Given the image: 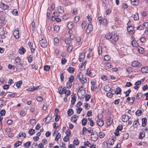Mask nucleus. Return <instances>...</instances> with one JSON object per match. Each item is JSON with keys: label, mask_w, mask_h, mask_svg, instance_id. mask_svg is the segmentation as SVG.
I'll list each match as a JSON object with an SVG mask.
<instances>
[{"label": "nucleus", "mask_w": 148, "mask_h": 148, "mask_svg": "<svg viewBox=\"0 0 148 148\" xmlns=\"http://www.w3.org/2000/svg\"><path fill=\"white\" fill-rule=\"evenodd\" d=\"M132 45L134 47H139L138 46V43L135 40H133L132 42Z\"/></svg>", "instance_id": "nucleus-36"}, {"label": "nucleus", "mask_w": 148, "mask_h": 148, "mask_svg": "<svg viewBox=\"0 0 148 148\" xmlns=\"http://www.w3.org/2000/svg\"><path fill=\"white\" fill-rule=\"evenodd\" d=\"M112 87L109 86L108 85H106L104 87L105 90L107 92H109L111 90Z\"/></svg>", "instance_id": "nucleus-31"}, {"label": "nucleus", "mask_w": 148, "mask_h": 148, "mask_svg": "<svg viewBox=\"0 0 148 148\" xmlns=\"http://www.w3.org/2000/svg\"><path fill=\"white\" fill-rule=\"evenodd\" d=\"M22 142L20 141H17L14 144V146L15 147H17L19 145H21Z\"/></svg>", "instance_id": "nucleus-30"}, {"label": "nucleus", "mask_w": 148, "mask_h": 148, "mask_svg": "<svg viewBox=\"0 0 148 148\" xmlns=\"http://www.w3.org/2000/svg\"><path fill=\"white\" fill-rule=\"evenodd\" d=\"M26 52V49L23 46H21L18 51L19 53L21 54H23Z\"/></svg>", "instance_id": "nucleus-13"}, {"label": "nucleus", "mask_w": 148, "mask_h": 148, "mask_svg": "<svg viewBox=\"0 0 148 148\" xmlns=\"http://www.w3.org/2000/svg\"><path fill=\"white\" fill-rule=\"evenodd\" d=\"M87 123V119L84 118L82 120V124L83 126H85L86 125Z\"/></svg>", "instance_id": "nucleus-39"}, {"label": "nucleus", "mask_w": 148, "mask_h": 148, "mask_svg": "<svg viewBox=\"0 0 148 148\" xmlns=\"http://www.w3.org/2000/svg\"><path fill=\"white\" fill-rule=\"evenodd\" d=\"M123 129V126L122 125H119L117 127L116 130L119 131H121Z\"/></svg>", "instance_id": "nucleus-63"}, {"label": "nucleus", "mask_w": 148, "mask_h": 148, "mask_svg": "<svg viewBox=\"0 0 148 148\" xmlns=\"http://www.w3.org/2000/svg\"><path fill=\"white\" fill-rule=\"evenodd\" d=\"M58 11L59 13L62 14L64 12L63 8L61 6H60L58 9Z\"/></svg>", "instance_id": "nucleus-35"}, {"label": "nucleus", "mask_w": 148, "mask_h": 148, "mask_svg": "<svg viewBox=\"0 0 148 148\" xmlns=\"http://www.w3.org/2000/svg\"><path fill=\"white\" fill-rule=\"evenodd\" d=\"M73 48V46L72 45H69L68 47V51H69L71 52L72 51Z\"/></svg>", "instance_id": "nucleus-55"}, {"label": "nucleus", "mask_w": 148, "mask_h": 148, "mask_svg": "<svg viewBox=\"0 0 148 148\" xmlns=\"http://www.w3.org/2000/svg\"><path fill=\"white\" fill-rule=\"evenodd\" d=\"M85 57V54L83 53H81L79 56V62H81L84 59Z\"/></svg>", "instance_id": "nucleus-20"}, {"label": "nucleus", "mask_w": 148, "mask_h": 148, "mask_svg": "<svg viewBox=\"0 0 148 148\" xmlns=\"http://www.w3.org/2000/svg\"><path fill=\"white\" fill-rule=\"evenodd\" d=\"M116 140V138L115 136L113 137V138L109 139L106 142L107 145L108 144L110 145H112L114 144V141Z\"/></svg>", "instance_id": "nucleus-2"}, {"label": "nucleus", "mask_w": 148, "mask_h": 148, "mask_svg": "<svg viewBox=\"0 0 148 148\" xmlns=\"http://www.w3.org/2000/svg\"><path fill=\"white\" fill-rule=\"evenodd\" d=\"M143 97V94L141 92L138 93L136 96V98L138 99H140Z\"/></svg>", "instance_id": "nucleus-45"}, {"label": "nucleus", "mask_w": 148, "mask_h": 148, "mask_svg": "<svg viewBox=\"0 0 148 148\" xmlns=\"http://www.w3.org/2000/svg\"><path fill=\"white\" fill-rule=\"evenodd\" d=\"M132 66L134 67L140 66V64L138 61H134L132 62Z\"/></svg>", "instance_id": "nucleus-11"}, {"label": "nucleus", "mask_w": 148, "mask_h": 148, "mask_svg": "<svg viewBox=\"0 0 148 148\" xmlns=\"http://www.w3.org/2000/svg\"><path fill=\"white\" fill-rule=\"evenodd\" d=\"M134 27L131 25L128 26L127 28V30L128 32H131L133 31L134 30Z\"/></svg>", "instance_id": "nucleus-24"}, {"label": "nucleus", "mask_w": 148, "mask_h": 148, "mask_svg": "<svg viewBox=\"0 0 148 148\" xmlns=\"http://www.w3.org/2000/svg\"><path fill=\"white\" fill-rule=\"evenodd\" d=\"M65 133L66 134L67 137H69V136L71 135V131L69 129H67L66 132Z\"/></svg>", "instance_id": "nucleus-57"}, {"label": "nucleus", "mask_w": 148, "mask_h": 148, "mask_svg": "<svg viewBox=\"0 0 148 148\" xmlns=\"http://www.w3.org/2000/svg\"><path fill=\"white\" fill-rule=\"evenodd\" d=\"M139 119L137 118L136 120L133 123V126L134 127L137 128L138 125L140 124L138 122Z\"/></svg>", "instance_id": "nucleus-15"}, {"label": "nucleus", "mask_w": 148, "mask_h": 148, "mask_svg": "<svg viewBox=\"0 0 148 148\" xmlns=\"http://www.w3.org/2000/svg\"><path fill=\"white\" fill-rule=\"evenodd\" d=\"M103 23L104 24L106 25L108 24V21L106 18H103V20H102Z\"/></svg>", "instance_id": "nucleus-61"}, {"label": "nucleus", "mask_w": 148, "mask_h": 148, "mask_svg": "<svg viewBox=\"0 0 148 148\" xmlns=\"http://www.w3.org/2000/svg\"><path fill=\"white\" fill-rule=\"evenodd\" d=\"M138 52L141 54H143L144 53V50L143 48L139 46V48H138Z\"/></svg>", "instance_id": "nucleus-23"}, {"label": "nucleus", "mask_w": 148, "mask_h": 148, "mask_svg": "<svg viewBox=\"0 0 148 148\" xmlns=\"http://www.w3.org/2000/svg\"><path fill=\"white\" fill-rule=\"evenodd\" d=\"M6 101L3 99H0V107H2L6 105Z\"/></svg>", "instance_id": "nucleus-21"}, {"label": "nucleus", "mask_w": 148, "mask_h": 148, "mask_svg": "<svg viewBox=\"0 0 148 148\" xmlns=\"http://www.w3.org/2000/svg\"><path fill=\"white\" fill-rule=\"evenodd\" d=\"M22 81L20 80L17 82L16 83V86L18 88H19L21 87V86L22 84Z\"/></svg>", "instance_id": "nucleus-25"}, {"label": "nucleus", "mask_w": 148, "mask_h": 148, "mask_svg": "<svg viewBox=\"0 0 148 148\" xmlns=\"http://www.w3.org/2000/svg\"><path fill=\"white\" fill-rule=\"evenodd\" d=\"M82 78H83V74L80 72L77 75L76 79L77 80L78 79L80 81H81Z\"/></svg>", "instance_id": "nucleus-18"}, {"label": "nucleus", "mask_w": 148, "mask_h": 148, "mask_svg": "<svg viewBox=\"0 0 148 148\" xmlns=\"http://www.w3.org/2000/svg\"><path fill=\"white\" fill-rule=\"evenodd\" d=\"M19 34L18 28H16L13 32V35L16 39H18L19 38Z\"/></svg>", "instance_id": "nucleus-3"}, {"label": "nucleus", "mask_w": 148, "mask_h": 148, "mask_svg": "<svg viewBox=\"0 0 148 148\" xmlns=\"http://www.w3.org/2000/svg\"><path fill=\"white\" fill-rule=\"evenodd\" d=\"M35 133V130L33 129H30L28 132V133L31 135H33Z\"/></svg>", "instance_id": "nucleus-40"}, {"label": "nucleus", "mask_w": 148, "mask_h": 148, "mask_svg": "<svg viewBox=\"0 0 148 148\" xmlns=\"http://www.w3.org/2000/svg\"><path fill=\"white\" fill-rule=\"evenodd\" d=\"M84 96L85 98V101H89V99L91 97V95L89 94L86 95Z\"/></svg>", "instance_id": "nucleus-41"}, {"label": "nucleus", "mask_w": 148, "mask_h": 148, "mask_svg": "<svg viewBox=\"0 0 148 148\" xmlns=\"http://www.w3.org/2000/svg\"><path fill=\"white\" fill-rule=\"evenodd\" d=\"M33 57V55H30L29 56V57H28V60L29 63H31L32 62Z\"/></svg>", "instance_id": "nucleus-42"}, {"label": "nucleus", "mask_w": 148, "mask_h": 148, "mask_svg": "<svg viewBox=\"0 0 148 148\" xmlns=\"http://www.w3.org/2000/svg\"><path fill=\"white\" fill-rule=\"evenodd\" d=\"M142 127H145L146 125L147 122V119L146 117L143 118L142 119Z\"/></svg>", "instance_id": "nucleus-12"}, {"label": "nucleus", "mask_w": 148, "mask_h": 148, "mask_svg": "<svg viewBox=\"0 0 148 148\" xmlns=\"http://www.w3.org/2000/svg\"><path fill=\"white\" fill-rule=\"evenodd\" d=\"M0 8L1 9L5 10L8 9L9 6L1 2L0 3Z\"/></svg>", "instance_id": "nucleus-5"}, {"label": "nucleus", "mask_w": 148, "mask_h": 148, "mask_svg": "<svg viewBox=\"0 0 148 148\" xmlns=\"http://www.w3.org/2000/svg\"><path fill=\"white\" fill-rule=\"evenodd\" d=\"M112 33H114V34L112 36V39L115 42L117 41L119 39L118 36L117 35L116 32H113Z\"/></svg>", "instance_id": "nucleus-7"}, {"label": "nucleus", "mask_w": 148, "mask_h": 148, "mask_svg": "<svg viewBox=\"0 0 148 148\" xmlns=\"http://www.w3.org/2000/svg\"><path fill=\"white\" fill-rule=\"evenodd\" d=\"M60 27L58 25H56L54 27V30L56 31V32H58L60 29Z\"/></svg>", "instance_id": "nucleus-43"}, {"label": "nucleus", "mask_w": 148, "mask_h": 148, "mask_svg": "<svg viewBox=\"0 0 148 148\" xmlns=\"http://www.w3.org/2000/svg\"><path fill=\"white\" fill-rule=\"evenodd\" d=\"M112 122V119L109 116L107 120V123L108 125H110Z\"/></svg>", "instance_id": "nucleus-27"}, {"label": "nucleus", "mask_w": 148, "mask_h": 148, "mask_svg": "<svg viewBox=\"0 0 148 148\" xmlns=\"http://www.w3.org/2000/svg\"><path fill=\"white\" fill-rule=\"evenodd\" d=\"M103 20V17L102 16H100L98 17L97 20L99 22L101 25V24L102 22H103L102 20Z\"/></svg>", "instance_id": "nucleus-60"}, {"label": "nucleus", "mask_w": 148, "mask_h": 148, "mask_svg": "<svg viewBox=\"0 0 148 148\" xmlns=\"http://www.w3.org/2000/svg\"><path fill=\"white\" fill-rule=\"evenodd\" d=\"M116 94L117 95L120 94L121 92V88L120 87H117L116 89Z\"/></svg>", "instance_id": "nucleus-49"}, {"label": "nucleus", "mask_w": 148, "mask_h": 148, "mask_svg": "<svg viewBox=\"0 0 148 148\" xmlns=\"http://www.w3.org/2000/svg\"><path fill=\"white\" fill-rule=\"evenodd\" d=\"M74 112L72 109H69L67 111L68 115L69 116H70Z\"/></svg>", "instance_id": "nucleus-32"}, {"label": "nucleus", "mask_w": 148, "mask_h": 148, "mask_svg": "<svg viewBox=\"0 0 148 148\" xmlns=\"http://www.w3.org/2000/svg\"><path fill=\"white\" fill-rule=\"evenodd\" d=\"M61 137V135L60 133H58L57 134L55 138V140L56 141H58V139L60 138Z\"/></svg>", "instance_id": "nucleus-46"}, {"label": "nucleus", "mask_w": 148, "mask_h": 148, "mask_svg": "<svg viewBox=\"0 0 148 148\" xmlns=\"http://www.w3.org/2000/svg\"><path fill=\"white\" fill-rule=\"evenodd\" d=\"M67 70L70 73H72L74 72L75 69L74 68L70 67L67 69Z\"/></svg>", "instance_id": "nucleus-28"}, {"label": "nucleus", "mask_w": 148, "mask_h": 148, "mask_svg": "<svg viewBox=\"0 0 148 148\" xmlns=\"http://www.w3.org/2000/svg\"><path fill=\"white\" fill-rule=\"evenodd\" d=\"M65 42L67 44H70L71 42V40L69 38H66L65 39Z\"/></svg>", "instance_id": "nucleus-48"}, {"label": "nucleus", "mask_w": 148, "mask_h": 148, "mask_svg": "<svg viewBox=\"0 0 148 148\" xmlns=\"http://www.w3.org/2000/svg\"><path fill=\"white\" fill-rule=\"evenodd\" d=\"M56 20L57 22H59L61 21V20L60 18L58 17L56 18L54 16H53L52 17V20L53 21H54Z\"/></svg>", "instance_id": "nucleus-26"}, {"label": "nucleus", "mask_w": 148, "mask_h": 148, "mask_svg": "<svg viewBox=\"0 0 148 148\" xmlns=\"http://www.w3.org/2000/svg\"><path fill=\"white\" fill-rule=\"evenodd\" d=\"M145 136V132H143L141 133H140L139 136V139H142Z\"/></svg>", "instance_id": "nucleus-53"}, {"label": "nucleus", "mask_w": 148, "mask_h": 148, "mask_svg": "<svg viewBox=\"0 0 148 148\" xmlns=\"http://www.w3.org/2000/svg\"><path fill=\"white\" fill-rule=\"evenodd\" d=\"M131 4L134 5L138 6L139 5V0H131Z\"/></svg>", "instance_id": "nucleus-16"}, {"label": "nucleus", "mask_w": 148, "mask_h": 148, "mask_svg": "<svg viewBox=\"0 0 148 148\" xmlns=\"http://www.w3.org/2000/svg\"><path fill=\"white\" fill-rule=\"evenodd\" d=\"M142 112L140 110H138L135 112L136 115L138 116H140L142 113Z\"/></svg>", "instance_id": "nucleus-54"}, {"label": "nucleus", "mask_w": 148, "mask_h": 148, "mask_svg": "<svg viewBox=\"0 0 148 148\" xmlns=\"http://www.w3.org/2000/svg\"><path fill=\"white\" fill-rule=\"evenodd\" d=\"M12 14L16 16L18 15V12L17 9H14L12 11Z\"/></svg>", "instance_id": "nucleus-52"}, {"label": "nucleus", "mask_w": 148, "mask_h": 148, "mask_svg": "<svg viewBox=\"0 0 148 148\" xmlns=\"http://www.w3.org/2000/svg\"><path fill=\"white\" fill-rule=\"evenodd\" d=\"M5 14L4 12L2 11L0 12V19H1L3 22L5 19Z\"/></svg>", "instance_id": "nucleus-9"}, {"label": "nucleus", "mask_w": 148, "mask_h": 148, "mask_svg": "<svg viewBox=\"0 0 148 148\" xmlns=\"http://www.w3.org/2000/svg\"><path fill=\"white\" fill-rule=\"evenodd\" d=\"M76 117H78V116L77 114L73 115L71 117V121L74 123L77 120V119H75Z\"/></svg>", "instance_id": "nucleus-22"}, {"label": "nucleus", "mask_w": 148, "mask_h": 148, "mask_svg": "<svg viewBox=\"0 0 148 148\" xmlns=\"http://www.w3.org/2000/svg\"><path fill=\"white\" fill-rule=\"evenodd\" d=\"M114 34V33H108L105 35V38L107 40L112 39V36Z\"/></svg>", "instance_id": "nucleus-6"}, {"label": "nucleus", "mask_w": 148, "mask_h": 148, "mask_svg": "<svg viewBox=\"0 0 148 148\" xmlns=\"http://www.w3.org/2000/svg\"><path fill=\"white\" fill-rule=\"evenodd\" d=\"M50 68L51 66H50L46 65L44 66V70L46 71H48L50 70Z\"/></svg>", "instance_id": "nucleus-37"}, {"label": "nucleus", "mask_w": 148, "mask_h": 148, "mask_svg": "<svg viewBox=\"0 0 148 148\" xmlns=\"http://www.w3.org/2000/svg\"><path fill=\"white\" fill-rule=\"evenodd\" d=\"M141 72L143 73L148 72V67L145 66L142 67L141 69Z\"/></svg>", "instance_id": "nucleus-19"}, {"label": "nucleus", "mask_w": 148, "mask_h": 148, "mask_svg": "<svg viewBox=\"0 0 148 148\" xmlns=\"http://www.w3.org/2000/svg\"><path fill=\"white\" fill-rule=\"evenodd\" d=\"M66 87L68 88H70L72 86V83L71 82H67L66 84Z\"/></svg>", "instance_id": "nucleus-62"}, {"label": "nucleus", "mask_w": 148, "mask_h": 148, "mask_svg": "<svg viewBox=\"0 0 148 148\" xmlns=\"http://www.w3.org/2000/svg\"><path fill=\"white\" fill-rule=\"evenodd\" d=\"M76 94L75 93H73V95L71 96V104L73 105L75 103V102L76 101Z\"/></svg>", "instance_id": "nucleus-8"}, {"label": "nucleus", "mask_w": 148, "mask_h": 148, "mask_svg": "<svg viewBox=\"0 0 148 148\" xmlns=\"http://www.w3.org/2000/svg\"><path fill=\"white\" fill-rule=\"evenodd\" d=\"M88 120L90 121V125L91 127L95 125V123L93 120L90 118H88Z\"/></svg>", "instance_id": "nucleus-44"}, {"label": "nucleus", "mask_w": 148, "mask_h": 148, "mask_svg": "<svg viewBox=\"0 0 148 148\" xmlns=\"http://www.w3.org/2000/svg\"><path fill=\"white\" fill-rule=\"evenodd\" d=\"M87 30L89 29V33L91 32L93 30V26L91 23L90 22H89L88 23L87 27Z\"/></svg>", "instance_id": "nucleus-14"}, {"label": "nucleus", "mask_w": 148, "mask_h": 148, "mask_svg": "<svg viewBox=\"0 0 148 148\" xmlns=\"http://www.w3.org/2000/svg\"><path fill=\"white\" fill-rule=\"evenodd\" d=\"M62 86H60L58 88V90L59 91L58 93L60 95H62L63 94V92L62 90Z\"/></svg>", "instance_id": "nucleus-47"}, {"label": "nucleus", "mask_w": 148, "mask_h": 148, "mask_svg": "<svg viewBox=\"0 0 148 148\" xmlns=\"http://www.w3.org/2000/svg\"><path fill=\"white\" fill-rule=\"evenodd\" d=\"M51 117H50L48 115L45 118V123L47 124L49 123L51 120Z\"/></svg>", "instance_id": "nucleus-17"}, {"label": "nucleus", "mask_w": 148, "mask_h": 148, "mask_svg": "<svg viewBox=\"0 0 148 148\" xmlns=\"http://www.w3.org/2000/svg\"><path fill=\"white\" fill-rule=\"evenodd\" d=\"M96 135H95V136L92 137L91 138V140L92 141H95L98 140V135L97 133H96Z\"/></svg>", "instance_id": "nucleus-34"}, {"label": "nucleus", "mask_w": 148, "mask_h": 148, "mask_svg": "<svg viewBox=\"0 0 148 148\" xmlns=\"http://www.w3.org/2000/svg\"><path fill=\"white\" fill-rule=\"evenodd\" d=\"M89 69H88L86 71V74L90 77H91L92 76V73L90 70L88 71Z\"/></svg>", "instance_id": "nucleus-56"}, {"label": "nucleus", "mask_w": 148, "mask_h": 148, "mask_svg": "<svg viewBox=\"0 0 148 148\" xmlns=\"http://www.w3.org/2000/svg\"><path fill=\"white\" fill-rule=\"evenodd\" d=\"M39 43L41 46L42 48L46 47L47 45V41L45 39L42 38L40 40Z\"/></svg>", "instance_id": "nucleus-1"}, {"label": "nucleus", "mask_w": 148, "mask_h": 148, "mask_svg": "<svg viewBox=\"0 0 148 148\" xmlns=\"http://www.w3.org/2000/svg\"><path fill=\"white\" fill-rule=\"evenodd\" d=\"M73 144L77 146L79 144V142L78 141L77 137L75 138L74 140L73 141Z\"/></svg>", "instance_id": "nucleus-33"}, {"label": "nucleus", "mask_w": 148, "mask_h": 148, "mask_svg": "<svg viewBox=\"0 0 148 148\" xmlns=\"http://www.w3.org/2000/svg\"><path fill=\"white\" fill-rule=\"evenodd\" d=\"M122 119L123 122H126L128 121L129 118L128 116L125 114L122 116Z\"/></svg>", "instance_id": "nucleus-10"}, {"label": "nucleus", "mask_w": 148, "mask_h": 148, "mask_svg": "<svg viewBox=\"0 0 148 148\" xmlns=\"http://www.w3.org/2000/svg\"><path fill=\"white\" fill-rule=\"evenodd\" d=\"M31 142L28 141L24 144V146L26 148H29L31 146Z\"/></svg>", "instance_id": "nucleus-29"}, {"label": "nucleus", "mask_w": 148, "mask_h": 148, "mask_svg": "<svg viewBox=\"0 0 148 148\" xmlns=\"http://www.w3.org/2000/svg\"><path fill=\"white\" fill-rule=\"evenodd\" d=\"M87 24L86 21H84L82 23V28L84 29L85 28Z\"/></svg>", "instance_id": "nucleus-50"}, {"label": "nucleus", "mask_w": 148, "mask_h": 148, "mask_svg": "<svg viewBox=\"0 0 148 148\" xmlns=\"http://www.w3.org/2000/svg\"><path fill=\"white\" fill-rule=\"evenodd\" d=\"M110 59V56L108 55H106L104 56V60L107 61L109 60Z\"/></svg>", "instance_id": "nucleus-51"}, {"label": "nucleus", "mask_w": 148, "mask_h": 148, "mask_svg": "<svg viewBox=\"0 0 148 148\" xmlns=\"http://www.w3.org/2000/svg\"><path fill=\"white\" fill-rule=\"evenodd\" d=\"M74 80V77L73 75H72L69 79V82L72 83Z\"/></svg>", "instance_id": "nucleus-59"}, {"label": "nucleus", "mask_w": 148, "mask_h": 148, "mask_svg": "<svg viewBox=\"0 0 148 148\" xmlns=\"http://www.w3.org/2000/svg\"><path fill=\"white\" fill-rule=\"evenodd\" d=\"M129 135L128 133L124 134L123 137V140L127 139L129 137Z\"/></svg>", "instance_id": "nucleus-38"}, {"label": "nucleus", "mask_w": 148, "mask_h": 148, "mask_svg": "<svg viewBox=\"0 0 148 148\" xmlns=\"http://www.w3.org/2000/svg\"><path fill=\"white\" fill-rule=\"evenodd\" d=\"M87 130L89 133H92L93 130V128L92 127H89L88 128V129H87Z\"/></svg>", "instance_id": "nucleus-58"}, {"label": "nucleus", "mask_w": 148, "mask_h": 148, "mask_svg": "<svg viewBox=\"0 0 148 148\" xmlns=\"http://www.w3.org/2000/svg\"><path fill=\"white\" fill-rule=\"evenodd\" d=\"M60 119V116L58 114H56V117L55 118V120L56 122L58 121Z\"/></svg>", "instance_id": "nucleus-64"}, {"label": "nucleus", "mask_w": 148, "mask_h": 148, "mask_svg": "<svg viewBox=\"0 0 148 148\" xmlns=\"http://www.w3.org/2000/svg\"><path fill=\"white\" fill-rule=\"evenodd\" d=\"M98 120L97 121V123L98 125L100 127L103 126L104 124L103 120L101 119V118L99 117V115L97 116Z\"/></svg>", "instance_id": "nucleus-4"}]
</instances>
